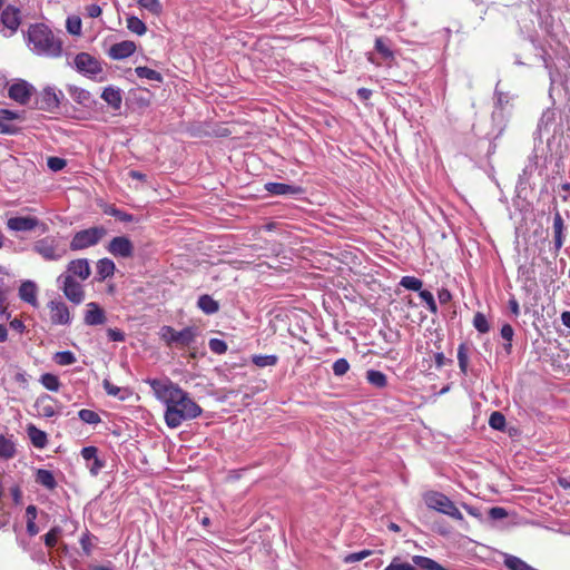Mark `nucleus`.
Returning a JSON list of instances; mask_svg holds the SVG:
<instances>
[{"label":"nucleus","instance_id":"f257e3e1","mask_svg":"<svg viewBox=\"0 0 570 570\" xmlns=\"http://www.w3.org/2000/svg\"><path fill=\"white\" fill-rule=\"evenodd\" d=\"M147 383L156 399L166 405L164 417L168 428L176 429L203 413L189 394L169 379H149Z\"/></svg>","mask_w":570,"mask_h":570},{"label":"nucleus","instance_id":"f03ea898","mask_svg":"<svg viewBox=\"0 0 570 570\" xmlns=\"http://www.w3.org/2000/svg\"><path fill=\"white\" fill-rule=\"evenodd\" d=\"M27 40L31 51L38 56L58 58L62 53V41L45 23L31 24Z\"/></svg>","mask_w":570,"mask_h":570},{"label":"nucleus","instance_id":"7ed1b4c3","mask_svg":"<svg viewBox=\"0 0 570 570\" xmlns=\"http://www.w3.org/2000/svg\"><path fill=\"white\" fill-rule=\"evenodd\" d=\"M32 250L47 262H58L68 253L63 238L53 235L36 240L32 244Z\"/></svg>","mask_w":570,"mask_h":570},{"label":"nucleus","instance_id":"20e7f679","mask_svg":"<svg viewBox=\"0 0 570 570\" xmlns=\"http://www.w3.org/2000/svg\"><path fill=\"white\" fill-rule=\"evenodd\" d=\"M73 66L78 72L90 79L100 82L107 79L104 73L102 62L88 52H80L76 55Z\"/></svg>","mask_w":570,"mask_h":570},{"label":"nucleus","instance_id":"39448f33","mask_svg":"<svg viewBox=\"0 0 570 570\" xmlns=\"http://www.w3.org/2000/svg\"><path fill=\"white\" fill-rule=\"evenodd\" d=\"M107 234L102 226H95L87 229L77 232L70 242L71 250H82L88 247L97 245L101 238Z\"/></svg>","mask_w":570,"mask_h":570},{"label":"nucleus","instance_id":"423d86ee","mask_svg":"<svg viewBox=\"0 0 570 570\" xmlns=\"http://www.w3.org/2000/svg\"><path fill=\"white\" fill-rule=\"evenodd\" d=\"M161 338L167 345L176 344L180 347H189L196 338V328L188 326L181 331H176L171 326H163L160 330Z\"/></svg>","mask_w":570,"mask_h":570},{"label":"nucleus","instance_id":"0eeeda50","mask_svg":"<svg viewBox=\"0 0 570 570\" xmlns=\"http://www.w3.org/2000/svg\"><path fill=\"white\" fill-rule=\"evenodd\" d=\"M21 11L18 7L9 4L2 9L0 14V33L11 37L21 24Z\"/></svg>","mask_w":570,"mask_h":570},{"label":"nucleus","instance_id":"6e6552de","mask_svg":"<svg viewBox=\"0 0 570 570\" xmlns=\"http://www.w3.org/2000/svg\"><path fill=\"white\" fill-rule=\"evenodd\" d=\"M58 287L63 295L73 304L78 305L85 299V291L82 285L70 275L60 274L57 278Z\"/></svg>","mask_w":570,"mask_h":570},{"label":"nucleus","instance_id":"1a4fd4ad","mask_svg":"<svg viewBox=\"0 0 570 570\" xmlns=\"http://www.w3.org/2000/svg\"><path fill=\"white\" fill-rule=\"evenodd\" d=\"M107 249L115 257L129 258L134 255V244L126 236L114 237L109 242Z\"/></svg>","mask_w":570,"mask_h":570},{"label":"nucleus","instance_id":"9d476101","mask_svg":"<svg viewBox=\"0 0 570 570\" xmlns=\"http://www.w3.org/2000/svg\"><path fill=\"white\" fill-rule=\"evenodd\" d=\"M63 97V94L60 90H56L53 87H47L40 94L38 99V107L41 110L52 112L59 108L60 98Z\"/></svg>","mask_w":570,"mask_h":570},{"label":"nucleus","instance_id":"9b49d317","mask_svg":"<svg viewBox=\"0 0 570 570\" xmlns=\"http://www.w3.org/2000/svg\"><path fill=\"white\" fill-rule=\"evenodd\" d=\"M50 321L55 325H68L71 322L68 306L62 301H50L48 303Z\"/></svg>","mask_w":570,"mask_h":570},{"label":"nucleus","instance_id":"f8f14e48","mask_svg":"<svg viewBox=\"0 0 570 570\" xmlns=\"http://www.w3.org/2000/svg\"><path fill=\"white\" fill-rule=\"evenodd\" d=\"M16 120H21V115L9 109H0V134L14 135L19 132L20 126Z\"/></svg>","mask_w":570,"mask_h":570},{"label":"nucleus","instance_id":"ddd939ff","mask_svg":"<svg viewBox=\"0 0 570 570\" xmlns=\"http://www.w3.org/2000/svg\"><path fill=\"white\" fill-rule=\"evenodd\" d=\"M91 274L89 261L87 258L72 259L68 263L66 272L62 275H70L71 278L79 277L86 281Z\"/></svg>","mask_w":570,"mask_h":570},{"label":"nucleus","instance_id":"4468645a","mask_svg":"<svg viewBox=\"0 0 570 570\" xmlns=\"http://www.w3.org/2000/svg\"><path fill=\"white\" fill-rule=\"evenodd\" d=\"M265 190L275 196H301L304 188L297 185L269 181L265 184Z\"/></svg>","mask_w":570,"mask_h":570},{"label":"nucleus","instance_id":"2eb2a0df","mask_svg":"<svg viewBox=\"0 0 570 570\" xmlns=\"http://www.w3.org/2000/svg\"><path fill=\"white\" fill-rule=\"evenodd\" d=\"M32 91L33 87L29 82L26 80H19L10 86L9 97L21 105H26L29 101Z\"/></svg>","mask_w":570,"mask_h":570},{"label":"nucleus","instance_id":"dca6fc26","mask_svg":"<svg viewBox=\"0 0 570 570\" xmlns=\"http://www.w3.org/2000/svg\"><path fill=\"white\" fill-rule=\"evenodd\" d=\"M40 224L37 217L32 216H17L7 220V227L13 232H30Z\"/></svg>","mask_w":570,"mask_h":570},{"label":"nucleus","instance_id":"f3484780","mask_svg":"<svg viewBox=\"0 0 570 570\" xmlns=\"http://www.w3.org/2000/svg\"><path fill=\"white\" fill-rule=\"evenodd\" d=\"M107 321L105 311L95 302L87 304L83 322L88 326L102 325Z\"/></svg>","mask_w":570,"mask_h":570},{"label":"nucleus","instance_id":"a211bd4d","mask_svg":"<svg viewBox=\"0 0 570 570\" xmlns=\"http://www.w3.org/2000/svg\"><path fill=\"white\" fill-rule=\"evenodd\" d=\"M136 51V43L130 40L117 42L110 47L108 55L114 60H122Z\"/></svg>","mask_w":570,"mask_h":570},{"label":"nucleus","instance_id":"6ab92c4d","mask_svg":"<svg viewBox=\"0 0 570 570\" xmlns=\"http://www.w3.org/2000/svg\"><path fill=\"white\" fill-rule=\"evenodd\" d=\"M122 94L120 88L107 86L100 97L114 111H119L122 105Z\"/></svg>","mask_w":570,"mask_h":570},{"label":"nucleus","instance_id":"aec40b11","mask_svg":"<svg viewBox=\"0 0 570 570\" xmlns=\"http://www.w3.org/2000/svg\"><path fill=\"white\" fill-rule=\"evenodd\" d=\"M552 229H553V245H554V250L556 252H559L563 245V242H564V229H566V226H564V222H563V218L560 214V212L558 209L554 210L553 213V224H552Z\"/></svg>","mask_w":570,"mask_h":570},{"label":"nucleus","instance_id":"412c9836","mask_svg":"<svg viewBox=\"0 0 570 570\" xmlns=\"http://www.w3.org/2000/svg\"><path fill=\"white\" fill-rule=\"evenodd\" d=\"M429 508L446 514L453 519L462 520V513L454 501H429Z\"/></svg>","mask_w":570,"mask_h":570},{"label":"nucleus","instance_id":"4be33fe9","mask_svg":"<svg viewBox=\"0 0 570 570\" xmlns=\"http://www.w3.org/2000/svg\"><path fill=\"white\" fill-rule=\"evenodd\" d=\"M53 399L49 394H41L35 402V407L38 414L43 417H52L56 415L55 407L52 405Z\"/></svg>","mask_w":570,"mask_h":570},{"label":"nucleus","instance_id":"5701e85b","mask_svg":"<svg viewBox=\"0 0 570 570\" xmlns=\"http://www.w3.org/2000/svg\"><path fill=\"white\" fill-rule=\"evenodd\" d=\"M500 556L508 570H538L517 556L507 552H500Z\"/></svg>","mask_w":570,"mask_h":570},{"label":"nucleus","instance_id":"b1692460","mask_svg":"<svg viewBox=\"0 0 570 570\" xmlns=\"http://www.w3.org/2000/svg\"><path fill=\"white\" fill-rule=\"evenodd\" d=\"M19 297L32 306H37V285L32 281L23 282L19 287Z\"/></svg>","mask_w":570,"mask_h":570},{"label":"nucleus","instance_id":"393cba45","mask_svg":"<svg viewBox=\"0 0 570 570\" xmlns=\"http://www.w3.org/2000/svg\"><path fill=\"white\" fill-rule=\"evenodd\" d=\"M67 90L70 97L79 105L89 106L92 102L91 94L83 88L69 85Z\"/></svg>","mask_w":570,"mask_h":570},{"label":"nucleus","instance_id":"a878e982","mask_svg":"<svg viewBox=\"0 0 570 570\" xmlns=\"http://www.w3.org/2000/svg\"><path fill=\"white\" fill-rule=\"evenodd\" d=\"M116 265L109 258H101L96 264L97 281L102 282L115 274Z\"/></svg>","mask_w":570,"mask_h":570},{"label":"nucleus","instance_id":"bb28decb","mask_svg":"<svg viewBox=\"0 0 570 570\" xmlns=\"http://www.w3.org/2000/svg\"><path fill=\"white\" fill-rule=\"evenodd\" d=\"M27 434H28L32 445L37 449H43L48 443L46 432L39 430L33 424L28 425Z\"/></svg>","mask_w":570,"mask_h":570},{"label":"nucleus","instance_id":"cd10ccee","mask_svg":"<svg viewBox=\"0 0 570 570\" xmlns=\"http://www.w3.org/2000/svg\"><path fill=\"white\" fill-rule=\"evenodd\" d=\"M197 306L207 315H212L219 309L218 303L207 294L199 296Z\"/></svg>","mask_w":570,"mask_h":570},{"label":"nucleus","instance_id":"c85d7f7f","mask_svg":"<svg viewBox=\"0 0 570 570\" xmlns=\"http://www.w3.org/2000/svg\"><path fill=\"white\" fill-rule=\"evenodd\" d=\"M16 454V444L11 438H7L4 435H0V458L2 459H11Z\"/></svg>","mask_w":570,"mask_h":570},{"label":"nucleus","instance_id":"c756f323","mask_svg":"<svg viewBox=\"0 0 570 570\" xmlns=\"http://www.w3.org/2000/svg\"><path fill=\"white\" fill-rule=\"evenodd\" d=\"M366 380L371 385H373L377 389H383L387 384L386 375L383 372L377 371V370H368L366 372Z\"/></svg>","mask_w":570,"mask_h":570},{"label":"nucleus","instance_id":"7c9ffc66","mask_svg":"<svg viewBox=\"0 0 570 570\" xmlns=\"http://www.w3.org/2000/svg\"><path fill=\"white\" fill-rule=\"evenodd\" d=\"M24 517L27 523V532L30 535H36L39 532V528L35 522L37 519V508L35 505L27 507Z\"/></svg>","mask_w":570,"mask_h":570},{"label":"nucleus","instance_id":"2f4dec72","mask_svg":"<svg viewBox=\"0 0 570 570\" xmlns=\"http://www.w3.org/2000/svg\"><path fill=\"white\" fill-rule=\"evenodd\" d=\"M135 73L137 75L138 78H141V79L145 78V79H148L151 81H157V82H163V80H164L160 72H158L154 69H150L148 67H145V66L136 67Z\"/></svg>","mask_w":570,"mask_h":570},{"label":"nucleus","instance_id":"473e14b6","mask_svg":"<svg viewBox=\"0 0 570 570\" xmlns=\"http://www.w3.org/2000/svg\"><path fill=\"white\" fill-rule=\"evenodd\" d=\"M36 481L47 489H53L56 487V480L52 472L46 469H39L37 471Z\"/></svg>","mask_w":570,"mask_h":570},{"label":"nucleus","instance_id":"72a5a7b5","mask_svg":"<svg viewBox=\"0 0 570 570\" xmlns=\"http://www.w3.org/2000/svg\"><path fill=\"white\" fill-rule=\"evenodd\" d=\"M127 28L129 31L138 36L145 35L147 31L145 22L135 16H130L127 18Z\"/></svg>","mask_w":570,"mask_h":570},{"label":"nucleus","instance_id":"f704fd0d","mask_svg":"<svg viewBox=\"0 0 570 570\" xmlns=\"http://www.w3.org/2000/svg\"><path fill=\"white\" fill-rule=\"evenodd\" d=\"M458 362L461 373H468L469 365V347L465 343H461L458 347Z\"/></svg>","mask_w":570,"mask_h":570},{"label":"nucleus","instance_id":"c9c22d12","mask_svg":"<svg viewBox=\"0 0 570 570\" xmlns=\"http://www.w3.org/2000/svg\"><path fill=\"white\" fill-rule=\"evenodd\" d=\"M39 382L43 387L51 392H57L60 387V381L57 375L51 373H45L40 376Z\"/></svg>","mask_w":570,"mask_h":570},{"label":"nucleus","instance_id":"e433bc0d","mask_svg":"<svg viewBox=\"0 0 570 570\" xmlns=\"http://www.w3.org/2000/svg\"><path fill=\"white\" fill-rule=\"evenodd\" d=\"M278 362L277 355H253L252 356V363L255 364L258 367H266V366H275Z\"/></svg>","mask_w":570,"mask_h":570},{"label":"nucleus","instance_id":"4c0bfd02","mask_svg":"<svg viewBox=\"0 0 570 570\" xmlns=\"http://www.w3.org/2000/svg\"><path fill=\"white\" fill-rule=\"evenodd\" d=\"M537 166H538V155L533 150L532 154L528 157V164L523 168L522 174L520 175V179L528 180L532 176L533 171L537 169Z\"/></svg>","mask_w":570,"mask_h":570},{"label":"nucleus","instance_id":"58836bf2","mask_svg":"<svg viewBox=\"0 0 570 570\" xmlns=\"http://www.w3.org/2000/svg\"><path fill=\"white\" fill-rule=\"evenodd\" d=\"M78 417L87 423V424H91V425H96L98 423L101 422V419L99 416V414L92 410H88V409H82L78 412Z\"/></svg>","mask_w":570,"mask_h":570},{"label":"nucleus","instance_id":"ea45409f","mask_svg":"<svg viewBox=\"0 0 570 570\" xmlns=\"http://www.w3.org/2000/svg\"><path fill=\"white\" fill-rule=\"evenodd\" d=\"M400 285L409 291L419 292L422 291V281L414 276H403L400 281Z\"/></svg>","mask_w":570,"mask_h":570},{"label":"nucleus","instance_id":"a19ab883","mask_svg":"<svg viewBox=\"0 0 570 570\" xmlns=\"http://www.w3.org/2000/svg\"><path fill=\"white\" fill-rule=\"evenodd\" d=\"M53 361L61 366H66V365L73 364L77 361V358L72 352L61 351V352H57L53 355Z\"/></svg>","mask_w":570,"mask_h":570},{"label":"nucleus","instance_id":"79ce46f5","mask_svg":"<svg viewBox=\"0 0 570 570\" xmlns=\"http://www.w3.org/2000/svg\"><path fill=\"white\" fill-rule=\"evenodd\" d=\"M553 121L554 112L550 109L544 110L538 121L535 134L541 135L542 130L547 129Z\"/></svg>","mask_w":570,"mask_h":570},{"label":"nucleus","instance_id":"37998d69","mask_svg":"<svg viewBox=\"0 0 570 570\" xmlns=\"http://www.w3.org/2000/svg\"><path fill=\"white\" fill-rule=\"evenodd\" d=\"M372 554H373V551L368 550V549H364V550H361L357 552L347 553L343 557V562L346 564L360 562Z\"/></svg>","mask_w":570,"mask_h":570},{"label":"nucleus","instance_id":"c03bdc74","mask_svg":"<svg viewBox=\"0 0 570 570\" xmlns=\"http://www.w3.org/2000/svg\"><path fill=\"white\" fill-rule=\"evenodd\" d=\"M138 4L155 16H159L163 12V6L159 0H138Z\"/></svg>","mask_w":570,"mask_h":570},{"label":"nucleus","instance_id":"a18cd8bd","mask_svg":"<svg viewBox=\"0 0 570 570\" xmlns=\"http://www.w3.org/2000/svg\"><path fill=\"white\" fill-rule=\"evenodd\" d=\"M505 416L499 412L494 411L491 413L489 419V425L497 431H503L505 429Z\"/></svg>","mask_w":570,"mask_h":570},{"label":"nucleus","instance_id":"49530a36","mask_svg":"<svg viewBox=\"0 0 570 570\" xmlns=\"http://www.w3.org/2000/svg\"><path fill=\"white\" fill-rule=\"evenodd\" d=\"M473 326L482 334L490 331L489 322L483 313L478 312L473 317Z\"/></svg>","mask_w":570,"mask_h":570},{"label":"nucleus","instance_id":"de8ad7c7","mask_svg":"<svg viewBox=\"0 0 570 570\" xmlns=\"http://www.w3.org/2000/svg\"><path fill=\"white\" fill-rule=\"evenodd\" d=\"M66 28L70 35L79 36L81 33V19L77 16L68 17Z\"/></svg>","mask_w":570,"mask_h":570},{"label":"nucleus","instance_id":"09e8293b","mask_svg":"<svg viewBox=\"0 0 570 570\" xmlns=\"http://www.w3.org/2000/svg\"><path fill=\"white\" fill-rule=\"evenodd\" d=\"M419 296L422 298L423 302H425L429 311L432 314L438 313V305L435 303L433 294L430 291H428V289L420 291Z\"/></svg>","mask_w":570,"mask_h":570},{"label":"nucleus","instance_id":"8fccbe9b","mask_svg":"<svg viewBox=\"0 0 570 570\" xmlns=\"http://www.w3.org/2000/svg\"><path fill=\"white\" fill-rule=\"evenodd\" d=\"M494 95L497 98V106L501 110L505 109V107L510 105L512 100V97L508 92L501 91L498 86L495 87Z\"/></svg>","mask_w":570,"mask_h":570},{"label":"nucleus","instance_id":"3c124183","mask_svg":"<svg viewBox=\"0 0 570 570\" xmlns=\"http://www.w3.org/2000/svg\"><path fill=\"white\" fill-rule=\"evenodd\" d=\"M333 373L336 376H343L350 370V364L346 358H338L333 363Z\"/></svg>","mask_w":570,"mask_h":570},{"label":"nucleus","instance_id":"603ef678","mask_svg":"<svg viewBox=\"0 0 570 570\" xmlns=\"http://www.w3.org/2000/svg\"><path fill=\"white\" fill-rule=\"evenodd\" d=\"M60 534L61 529L59 527L52 528L48 533L45 534V544L48 548H53L57 544Z\"/></svg>","mask_w":570,"mask_h":570},{"label":"nucleus","instance_id":"864d4df0","mask_svg":"<svg viewBox=\"0 0 570 570\" xmlns=\"http://www.w3.org/2000/svg\"><path fill=\"white\" fill-rule=\"evenodd\" d=\"M209 350L215 354H224L227 351V344L219 338H210L208 342Z\"/></svg>","mask_w":570,"mask_h":570},{"label":"nucleus","instance_id":"5fc2aeb1","mask_svg":"<svg viewBox=\"0 0 570 570\" xmlns=\"http://www.w3.org/2000/svg\"><path fill=\"white\" fill-rule=\"evenodd\" d=\"M384 570H416L414 563L402 562L400 558H394Z\"/></svg>","mask_w":570,"mask_h":570},{"label":"nucleus","instance_id":"6e6d98bb","mask_svg":"<svg viewBox=\"0 0 570 570\" xmlns=\"http://www.w3.org/2000/svg\"><path fill=\"white\" fill-rule=\"evenodd\" d=\"M375 50L384 58L389 59L393 57V52L387 47L382 38H376L375 40Z\"/></svg>","mask_w":570,"mask_h":570},{"label":"nucleus","instance_id":"4d7b16f0","mask_svg":"<svg viewBox=\"0 0 570 570\" xmlns=\"http://www.w3.org/2000/svg\"><path fill=\"white\" fill-rule=\"evenodd\" d=\"M102 386L108 395L119 397L120 400L125 399L124 395H120L122 390L114 385L109 380H104Z\"/></svg>","mask_w":570,"mask_h":570},{"label":"nucleus","instance_id":"13d9d810","mask_svg":"<svg viewBox=\"0 0 570 570\" xmlns=\"http://www.w3.org/2000/svg\"><path fill=\"white\" fill-rule=\"evenodd\" d=\"M47 165L52 171H60L66 167L67 161L60 157H49Z\"/></svg>","mask_w":570,"mask_h":570},{"label":"nucleus","instance_id":"bf43d9fd","mask_svg":"<svg viewBox=\"0 0 570 570\" xmlns=\"http://www.w3.org/2000/svg\"><path fill=\"white\" fill-rule=\"evenodd\" d=\"M80 546H81L85 554L89 556L91 553L92 542H91V535L88 532H86L81 535Z\"/></svg>","mask_w":570,"mask_h":570},{"label":"nucleus","instance_id":"052dcab7","mask_svg":"<svg viewBox=\"0 0 570 570\" xmlns=\"http://www.w3.org/2000/svg\"><path fill=\"white\" fill-rule=\"evenodd\" d=\"M489 515L492 520H502L508 517V511L501 507H494L489 510Z\"/></svg>","mask_w":570,"mask_h":570},{"label":"nucleus","instance_id":"680f3d73","mask_svg":"<svg viewBox=\"0 0 570 570\" xmlns=\"http://www.w3.org/2000/svg\"><path fill=\"white\" fill-rule=\"evenodd\" d=\"M107 336L112 342H124L125 333L118 328H108Z\"/></svg>","mask_w":570,"mask_h":570},{"label":"nucleus","instance_id":"e2e57ef3","mask_svg":"<svg viewBox=\"0 0 570 570\" xmlns=\"http://www.w3.org/2000/svg\"><path fill=\"white\" fill-rule=\"evenodd\" d=\"M513 335H514V331L510 324H504L501 327V336L507 342H511L513 338ZM510 347H511V343L508 344L507 348H510Z\"/></svg>","mask_w":570,"mask_h":570},{"label":"nucleus","instance_id":"0e129e2a","mask_svg":"<svg viewBox=\"0 0 570 570\" xmlns=\"http://www.w3.org/2000/svg\"><path fill=\"white\" fill-rule=\"evenodd\" d=\"M9 505L4 501H0V528L4 527L9 522Z\"/></svg>","mask_w":570,"mask_h":570},{"label":"nucleus","instance_id":"69168bd1","mask_svg":"<svg viewBox=\"0 0 570 570\" xmlns=\"http://www.w3.org/2000/svg\"><path fill=\"white\" fill-rule=\"evenodd\" d=\"M85 10L89 18H98L102 12L101 7L96 3L86 6Z\"/></svg>","mask_w":570,"mask_h":570},{"label":"nucleus","instance_id":"338daca9","mask_svg":"<svg viewBox=\"0 0 570 570\" xmlns=\"http://www.w3.org/2000/svg\"><path fill=\"white\" fill-rule=\"evenodd\" d=\"M97 448L95 446H86L81 450V455L86 461H90L92 459L97 460Z\"/></svg>","mask_w":570,"mask_h":570},{"label":"nucleus","instance_id":"774afa93","mask_svg":"<svg viewBox=\"0 0 570 570\" xmlns=\"http://www.w3.org/2000/svg\"><path fill=\"white\" fill-rule=\"evenodd\" d=\"M434 361L438 368L452 363V360L446 358L442 352H439L434 355Z\"/></svg>","mask_w":570,"mask_h":570}]
</instances>
